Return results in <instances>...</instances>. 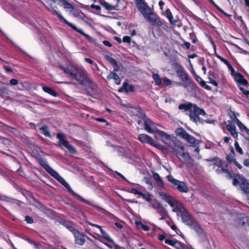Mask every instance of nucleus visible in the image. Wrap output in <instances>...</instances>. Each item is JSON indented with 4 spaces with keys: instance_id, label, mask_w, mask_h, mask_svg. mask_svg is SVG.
<instances>
[{
    "instance_id": "obj_53",
    "label": "nucleus",
    "mask_w": 249,
    "mask_h": 249,
    "mask_svg": "<svg viewBox=\"0 0 249 249\" xmlns=\"http://www.w3.org/2000/svg\"><path fill=\"white\" fill-rule=\"evenodd\" d=\"M25 221L28 223L31 224V223H33V219L31 217L27 216V215L25 216Z\"/></svg>"
},
{
    "instance_id": "obj_59",
    "label": "nucleus",
    "mask_w": 249,
    "mask_h": 249,
    "mask_svg": "<svg viewBox=\"0 0 249 249\" xmlns=\"http://www.w3.org/2000/svg\"><path fill=\"white\" fill-rule=\"evenodd\" d=\"M243 164L245 166L249 168V159H245L243 161Z\"/></svg>"
},
{
    "instance_id": "obj_14",
    "label": "nucleus",
    "mask_w": 249,
    "mask_h": 249,
    "mask_svg": "<svg viewBox=\"0 0 249 249\" xmlns=\"http://www.w3.org/2000/svg\"><path fill=\"white\" fill-rule=\"evenodd\" d=\"M144 18L149 22L154 23L156 25L160 26L162 23L160 18L158 17L152 11L147 14Z\"/></svg>"
},
{
    "instance_id": "obj_16",
    "label": "nucleus",
    "mask_w": 249,
    "mask_h": 249,
    "mask_svg": "<svg viewBox=\"0 0 249 249\" xmlns=\"http://www.w3.org/2000/svg\"><path fill=\"white\" fill-rule=\"evenodd\" d=\"M206 160L207 161H211L213 162L214 164V168H215L216 166L218 168L215 170L218 174H220L226 172V170L222 167L223 163L220 159L213 158L212 159H207Z\"/></svg>"
},
{
    "instance_id": "obj_42",
    "label": "nucleus",
    "mask_w": 249,
    "mask_h": 249,
    "mask_svg": "<svg viewBox=\"0 0 249 249\" xmlns=\"http://www.w3.org/2000/svg\"><path fill=\"white\" fill-rule=\"evenodd\" d=\"M184 244L181 243V242L176 241L175 244H174V247L176 248L177 249H182Z\"/></svg>"
},
{
    "instance_id": "obj_64",
    "label": "nucleus",
    "mask_w": 249,
    "mask_h": 249,
    "mask_svg": "<svg viewBox=\"0 0 249 249\" xmlns=\"http://www.w3.org/2000/svg\"><path fill=\"white\" fill-rule=\"evenodd\" d=\"M184 46L187 49H189L190 48V43L188 42H185L184 44Z\"/></svg>"
},
{
    "instance_id": "obj_26",
    "label": "nucleus",
    "mask_w": 249,
    "mask_h": 249,
    "mask_svg": "<svg viewBox=\"0 0 249 249\" xmlns=\"http://www.w3.org/2000/svg\"><path fill=\"white\" fill-rule=\"evenodd\" d=\"M141 196L148 203L150 207L152 206V204H155L158 200L153 198L152 195L150 194H141Z\"/></svg>"
},
{
    "instance_id": "obj_1",
    "label": "nucleus",
    "mask_w": 249,
    "mask_h": 249,
    "mask_svg": "<svg viewBox=\"0 0 249 249\" xmlns=\"http://www.w3.org/2000/svg\"><path fill=\"white\" fill-rule=\"evenodd\" d=\"M159 196L161 199L168 204L172 211L181 218L183 223L189 226L193 225L194 219L182 203L167 193L159 192Z\"/></svg>"
},
{
    "instance_id": "obj_27",
    "label": "nucleus",
    "mask_w": 249,
    "mask_h": 249,
    "mask_svg": "<svg viewBox=\"0 0 249 249\" xmlns=\"http://www.w3.org/2000/svg\"><path fill=\"white\" fill-rule=\"evenodd\" d=\"M117 71V69H115L114 70V71L111 72L109 74V75H108L107 76V79L108 80H109L111 79H113L115 80L116 84L119 85L121 83V79L119 78V77L118 76V75L114 72Z\"/></svg>"
},
{
    "instance_id": "obj_56",
    "label": "nucleus",
    "mask_w": 249,
    "mask_h": 249,
    "mask_svg": "<svg viewBox=\"0 0 249 249\" xmlns=\"http://www.w3.org/2000/svg\"><path fill=\"white\" fill-rule=\"evenodd\" d=\"M131 192L134 194L139 195L140 196H141V194H142V193L139 191L138 190L136 189H132Z\"/></svg>"
},
{
    "instance_id": "obj_30",
    "label": "nucleus",
    "mask_w": 249,
    "mask_h": 249,
    "mask_svg": "<svg viewBox=\"0 0 249 249\" xmlns=\"http://www.w3.org/2000/svg\"><path fill=\"white\" fill-rule=\"evenodd\" d=\"M235 118V122L237 125L238 126V127L240 128V130L242 132H248L249 130L247 128V127L242 124L240 120L236 117V116H234Z\"/></svg>"
},
{
    "instance_id": "obj_39",
    "label": "nucleus",
    "mask_w": 249,
    "mask_h": 249,
    "mask_svg": "<svg viewBox=\"0 0 249 249\" xmlns=\"http://www.w3.org/2000/svg\"><path fill=\"white\" fill-rule=\"evenodd\" d=\"M152 11L151 10L150 7L147 6L145 8L141 10L140 12L142 14L144 17H145L147 14H148L150 12Z\"/></svg>"
},
{
    "instance_id": "obj_41",
    "label": "nucleus",
    "mask_w": 249,
    "mask_h": 249,
    "mask_svg": "<svg viewBox=\"0 0 249 249\" xmlns=\"http://www.w3.org/2000/svg\"><path fill=\"white\" fill-rule=\"evenodd\" d=\"M234 146H235V149L236 151L238 153H239V154H240V155H243V150H242V148L240 147L239 144L237 141H235V143H234Z\"/></svg>"
},
{
    "instance_id": "obj_34",
    "label": "nucleus",
    "mask_w": 249,
    "mask_h": 249,
    "mask_svg": "<svg viewBox=\"0 0 249 249\" xmlns=\"http://www.w3.org/2000/svg\"><path fill=\"white\" fill-rule=\"evenodd\" d=\"M101 232L103 237L108 241L114 243L113 240L109 236V235L103 229H101Z\"/></svg>"
},
{
    "instance_id": "obj_54",
    "label": "nucleus",
    "mask_w": 249,
    "mask_h": 249,
    "mask_svg": "<svg viewBox=\"0 0 249 249\" xmlns=\"http://www.w3.org/2000/svg\"><path fill=\"white\" fill-rule=\"evenodd\" d=\"M141 228L144 231H148L150 229V228L148 226L142 224H141Z\"/></svg>"
},
{
    "instance_id": "obj_36",
    "label": "nucleus",
    "mask_w": 249,
    "mask_h": 249,
    "mask_svg": "<svg viewBox=\"0 0 249 249\" xmlns=\"http://www.w3.org/2000/svg\"><path fill=\"white\" fill-rule=\"evenodd\" d=\"M25 240L26 241H27L29 244L32 245L36 249H40L41 246L40 244H38L37 243H36L34 241H32L31 239H28V238H26V239H25Z\"/></svg>"
},
{
    "instance_id": "obj_13",
    "label": "nucleus",
    "mask_w": 249,
    "mask_h": 249,
    "mask_svg": "<svg viewBox=\"0 0 249 249\" xmlns=\"http://www.w3.org/2000/svg\"><path fill=\"white\" fill-rule=\"evenodd\" d=\"M143 121L145 126V130L149 133H158V131L160 130L155 126L153 123L149 119L147 118L144 115L143 116Z\"/></svg>"
},
{
    "instance_id": "obj_48",
    "label": "nucleus",
    "mask_w": 249,
    "mask_h": 249,
    "mask_svg": "<svg viewBox=\"0 0 249 249\" xmlns=\"http://www.w3.org/2000/svg\"><path fill=\"white\" fill-rule=\"evenodd\" d=\"M208 79L209 83L213 84L215 87H217L218 86V83L214 80H213L211 76L209 77Z\"/></svg>"
},
{
    "instance_id": "obj_11",
    "label": "nucleus",
    "mask_w": 249,
    "mask_h": 249,
    "mask_svg": "<svg viewBox=\"0 0 249 249\" xmlns=\"http://www.w3.org/2000/svg\"><path fill=\"white\" fill-rule=\"evenodd\" d=\"M177 135L181 137L191 144H195L196 139L193 136L188 134L183 128H178L176 130Z\"/></svg>"
},
{
    "instance_id": "obj_61",
    "label": "nucleus",
    "mask_w": 249,
    "mask_h": 249,
    "mask_svg": "<svg viewBox=\"0 0 249 249\" xmlns=\"http://www.w3.org/2000/svg\"><path fill=\"white\" fill-rule=\"evenodd\" d=\"M91 7L97 10H100L101 9V7L99 5H97L92 4L91 5Z\"/></svg>"
},
{
    "instance_id": "obj_19",
    "label": "nucleus",
    "mask_w": 249,
    "mask_h": 249,
    "mask_svg": "<svg viewBox=\"0 0 249 249\" xmlns=\"http://www.w3.org/2000/svg\"><path fill=\"white\" fill-rule=\"evenodd\" d=\"M153 178L156 182L157 186L161 189L165 188L164 183L159 174L157 173H153Z\"/></svg>"
},
{
    "instance_id": "obj_15",
    "label": "nucleus",
    "mask_w": 249,
    "mask_h": 249,
    "mask_svg": "<svg viewBox=\"0 0 249 249\" xmlns=\"http://www.w3.org/2000/svg\"><path fill=\"white\" fill-rule=\"evenodd\" d=\"M68 228L74 234L76 243L79 245H84L85 240L83 235L71 226L68 227Z\"/></svg>"
},
{
    "instance_id": "obj_45",
    "label": "nucleus",
    "mask_w": 249,
    "mask_h": 249,
    "mask_svg": "<svg viewBox=\"0 0 249 249\" xmlns=\"http://www.w3.org/2000/svg\"><path fill=\"white\" fill-rule=\"evenodd\" d=\"M216 57L222 62H223L225 64H226L227 66H229L230 64L229 62L225 59H224L222 56L216 55Z\"/></svg>"
},
{
    "instance_id": "obj_55",
    "label": "nucleus",
    "mask_w": 249,
    "mask_h": 249,
    "mask_svg": "<svg viewBox=\"0 0 249 249\" xmlns=\"http://www.w3.org/2000/svg\"><path fill=\"white\" fill-rule=\"evenodd\" d=\"M123 41L124 42L130 43L131 41V38L128 36H124L123 38Z\"/></svg>"
},
{
    "instance_id": "obj_17",
    "label": "nucleus",
    "mask_w": 249,
    "mask_h": 249,
    "mask_svg": "<svg viewBox=\"0 0 249 249\" xmlns=\"http://www.w3.org/2000/svg\"><path fill=\"white\" fill-rule=\"evenodd\" d=\"M138 140L142 143H145L157 147H159V146L155 144L153 139L145 134H141L138 136Z\"/></svg>"
},
{
    "instance_id": "obj_24",
    "label": "nucleus",
    "mask_w": 249,
    "mask_h": 249,
    "mask_svg": "<svg viewBox=\"0 0 249 249\" xmlns=\"http://www.w3.org/2000/svg\"><path fill=\"white\" fill-rule=\"evenodd\" d=\"M58 144L60 146H63L66 147L68 150L72 154L76 153V150L74 147L70 144L68 141L64 140L63 141L58 142Z\"/></svg>"
},
{
    "instance_id": "obj_50",
    "label": "nucleus",
    "mask_w": 249,
    "mask_h": 249,
    "mask_svg": "<svg viewBox=\"0 0 249 249\" xmlns=\"http://www.w3.org/2000/svg\"><path fill=\"white\" fill-rule=\"evenodd\" d=\"M144 181L148 185H149L150 188L152 189L153 188V184L150 179L145 178H144Z\"/></svg>"
},
{
    "instance_id": "obj_22",
    "label": "nucleus",
    "mask_w": 249,
    "mask_h": 249,
    "mask_svg": "<svg viewBox=\"0 0 249 249\" xmlns=\"http://www.w3.org/2000/svg\"><path fill=\"white\" fill-rule=\"evenodd\" d=\"M58 144L60 146H63L66 147L68 150L72 154L76 153V150L74 147L70 144L68 141L64 140L63 141L58 142Z\"/></svg>"
},
{
    "instance_id": "obj_57",
    "label": "nucleus",
    "mask_w": 249,
    "mask_h": 249,
    "mask_svg": "<svg viewBox=\"0 0 249 249\" xmlns=\"http://www.w3.org/2000/svg\"><path fill=\"white\" fill-rule=\"evenodd\" d=\"M233 163L239 169H241L242 168V166L236 161V159L234 160Z\"/></svg>"
},
{
    "instance_id": "obj_52",
    "label": "nucleus",
    "mask_w": 249,
    "mask_h": 249,
    "mask_svg": "<svg viewBox=\"0 0 249 249\" xmlns=\"http://www.w3.org/2000/svg\"><path fill=\"white\" fill-rule=\"evenodd\" d=\"M6 91V89L5 87L0 86V96H2Z\"/></svg>"
},
{
    "instance_id": "obj_20",
    "label": "nucleus",
    "mask_w": 249,
    "mask_h": 249,
    "mask_svg": "<svg viewBox=\"0 0 249 249\" xmlns=\"http://www.w3.org/2000/svg\"><path fill=\"white\" fill-rule=\"evenodd\" d=\"M227 128L234 138H236L238 137V132L236 131V127L232 122L228 121Z\"/></svg>"
},
{
    "instance_id": "obj_40",
    "label": "nucleus",
    "mask_w": 249,
    "mask_h": 249,
    "mask_svg": "<svg viewBox=\"0 0 249 249\" xmlns=\"http://www.w3.org/2000/svg\"><path fill=\"white\" fill-rule=\"evenodd\" d=\"M227 161H228L230 163H233L234 160H235L234 158V153H231L229 154L226 158Z\"/></svg>"
},
{
    "instance_id": "obj_3",
    "label": "nucleus",
    "mask_w": 249,
    "mask_h": 249,
    "mask_svg": "<svg viewBox=\"0 0 249 249\" xmlns=\"http://www.w3.org/2000/svg\"><path fill=\"white\" fill-rule=\"evenodd\" d=\"M178 108L180 110H184L185 112H186V114L189 116L190 120L196 123H202L203 120L199 118V115L205 116L207 115L203 109L191 102L181 104L178 106Z\"/></svg>"
},
{
    "instance_id": "obj_12",
    "label": "nucleus",
    "mask_w": 249,
    "mask_h": 249,
    "mask_svg": "<svg viewBox=\"0 0 249 249\" xmlns=\"http://www.w3.org/2000/svg\"><path fill=\"white\" fill-rule=\"evenodd\" d=\"M151 207L156 210V213L160 216V220H163L165 219L167 211L159 201H157L155 202V204H152Z\"/></svg>"
},
{
    "instance_id": "obj_37",
    "label": "nucleus",
    "mask_w": 249,
    "mask_h": 249,
    "mask_svg": "<svg viewBox=\"0 0 249 249\" xmlns=\"http://www.w3.org/2000/svg\"><path fill=\"white\" fill-rule=\"evenodd\" d=\"M192 228H193L199 234H201L203 233L202 229L200 227V226L195 222H194V224L193 226H190Z\"/></svg>"
},
{
    "instance_id": "obj_25",
    "label": "nucleus",
    "mask_w": 249,
    "mask_h": 249,
    "mask_svg": "<svg viewBox=\"0 0 249 249\" xmlns=\"http://www.w3.org/2000/svg\"><path fill=\"white\" fill-rule=\"evenodd\" d=\"M58 144L60 146H63L66 147L68 150L72 154L76 153V150L74 147L70 144L68 141L64 140L63 141L58 142Z\"/></svg>"
},
{
    "instance_id": "obj_18",
    "label": "nucleus",
    "mask_w": 249,
    "mask_h": 249,
    "mask_svg": "<svg viewBox=\"0 0 249 249\" xmlns=\"http://www.w3.org/2000/svg\"><path fill=\"white\" fill-rule=\"evenodd\" d=\"M233 76L239 86H246L248 85V81L245 79L244 76L241 73L236 72L234 73Z\"/></svg>"
},
{
    "instance_id": "obj_28",
    "label": "nucleus",
    "mask_w": 249,
    "mask_h": 249,
    "mask_svg": "<svg viewBox=\"0 0 249 249\" xmlns=\"http://www.w3.org/2000/svg\"><path fill=\"white\" fill-rule=\"evenodd\" d=\"M123 90L126 92H132L134 90V87L131 85H129L127 83H124L122 88L119 89V91H122Z\"/></svg>"
},
{
    "instance_id": "obj_60",
    "label": "nucleus",
    "mask_w": 249,
    "mask_h": 249,
    "mask_svg": "<svg viewBox=\"0 0 249 249\" xmlns=\"http://www.w3.org/2000/svg\"><path fill=\"white\" fill-rule=\"evenodd\" d=\"M235 46L238 49V50L240 51V52L241 53H244V54H248L249 53L248 52L243 50L242 48H241L240 47H239L237 45H235Z\"/></svg>"
},
{
    "instance_id": "obj_46",
    "label": "nucleus",
    "mask_w": 249,
    "mask_h": 249,
    "mask_svg": "<svg viewBox=\"0 0 249 249\" xmlns=\"http://www.w3.org/2000/svg\"><path fill=\"white\" fill-rule=\"evenodd\" d=\"M57 138L59 139L58 142L64 140L65 134L62 133H58L57 134Z\"/></svg>"
},
{
    "instance_id": "obj_62",
    "label": "nucleus",
    "mask_w": 249,
    "mask_h": 249,
    "mask_svg": "<svg viewBox=\"0 0 249 249\" xmlns=\"http://www.w3.org/2000/svg\"><path fill=\"white\" fill-rule=\"evenodd\" d=\"M103 44L107 46H108V47H111L112 46V44L111 43L108 41H107V40H105L103 41Z\"/></svg>"
},
{
    "instance_id": "obj_35",
    "label": "nucleus",
    "mask_w": 249,
    "mask_h": 249,
    "mask_svg": "<svg viewBox=\"0 0 249 249\" xmlns=\"http://www.w3.org/2000/svg\"><path fill=\"white\" fill-rule=\"evenodd\" d=\"M40 132L42 134L44 135L45 136H47L48 137H51V135L48 130V129L47 126H44L40 128Z\"/></svg>"
},
{
    "instance_id": "obj_2",
    "label": "nucleus",
    "mask_w": 249,
    "mask_h": 249,
    "mask_svg": "<svg viewBox=\"0 0 249 249\" xmlns=\"http://www.w3.org/2000/svg\"><path fill=\"white\" fill-rule=\"evenodd\" d=\"M63 71L68 76L75 79L80 84L84 85L90 83L87 71L82 66H69L67 68H64Z\"/></svg>"
},
{
    "instance_id": "obj_21",
    "label": "nucleus",
    "mask_w": 249,
    "mask_h": 249,
    "mask_svg": "<svg viewBox=\"0 0 249 249\" xmlns=\"http://www.w3.org/2000/svg\"><path fill=\"white\" fill-rule=\"evenodd\" d=\"M59 4L62 6L66 11H72L73 10V6L69 0H58Z\"/></svg>"
},
{
    "instance_id": "obj_58",
    "label": "nucleus",
    "mask_w": 249,
    "mask_h": 249,
    "mask_svg": "<svg viewBox=\"0 0 249 249\" xmlns=\"http://www.w3.org/2000/svg\"><path fill=\"white\" fill-rule=\"evenodd\" d=\"M10 84L12 85H16L18 84V81L17 79H12L10 81Z\"/></svg>"
},
{
    "instance_id": "obj_33",
    "label": "nucleus",
    "mask_w": 249,
    "mask_h": 249,
    "mask_svg": "<svg viewBox=\"0 0 249 249\" xmlns=\"http://www.w3.org/2000/svg\"><path fill=\"white\" fill-rule=\"evenodd\" d=\"M153 78L158 86H160L162 84V79L158 74L154 73L153 74Z\"/></svg>"
},
{
    "instance_id": "obj_4",
    "label": "nucleus",
    "mask_w": 249,
    "mask_h": 249,
    "mask_svg": "<svg viewBox=\"0 0 249 249\" xmlns=\"http://www.w3.org/2000/svg\"><path fill=\"white\" fill-rule=\"evenodd\" d=\"M45 168L50 175H51L53 177H54L59 182H60L63 186H64L70 193L72 194L73 196H76L81 201L83 202L86 204H88L95 207L98 210L100 211H102L103 210L102 208L96 206L95 205L92 204L88 200L84 199L82 197L75 193L72 190L69 184L65 181V180L61 176H60L58 173H57L55 171L53 170L50 166L47 165L46 167H45Z\"/></svg>"
},
{
    "instance_id": "obj_32",
    "label": "nucleus",
    "mask_w": 249,
    "mask_h": 249,
    "mask_svg": "<svg viewBox=\"0 0 249 249\" xmlns=\"http://www.w3.org/2000/svg\"><path fill=\"white\" fill-rule=\"evenodd\" d=\"M42 89L44 91L54 97H56L57 96V93L49 87L44 86L43 87Z\"/></svg>"
},
{
    "instance_id": "obj_44",
    "label": "nucleus",
    "mask_w": 249,
    "mask_h": 249,
    "mask_svg": "<svg viewBox=\"0 0 249 249\" xmlns=\"http://www.w3.org/2000/svg\"><path fill=\"white\" fill-rule=\"evenodd\" d=\"M176 240L175 239H165V243L168 245H171L173 247L174 246V244L176 242Z\"/></svg>"
},
{
    "instance_id": "obj_23",
    "label": "nucleus",
    "mask_w": 249,
    "mask_h": 249,
    "mask_svg": "<svg viewBox=\"0 0 249 249\" xmlns=\"http://www.w3.org/2000/svg\"><path fill=\"white\" fill-rule=\"evenodd\" d=\"M58 144L60 146H63L66 147L68 150L72 154L76 153V150L74 147L70 144L68 141L64 140L63 141L58 142Z\"/></svg>"
},
{
    "instance_id": "obj_47",
    "label": "nucleus",
    "mask_w": 249,
    "mask_h": 249,
    "mask_svg": "<svg viewBox=\"0 0 249 249\" xmlns=\"http://www.w3.org/2000/svg\"><path fill=\"white\" fill-rule=\"evenodd\" d=\"M240 90L246 96L249 95V90L246 89L244 87L241 86H239Z\"/></svg>"
},
{
    "instance_id": "obj_29",
    "label": "nucleus",
    "mask_w": 249,
    "mask_h": 249,
    "mask_svg": "<svg viewBox=\"0 0 249 249\" xmlns=\"http://www.w3.org/2000/svg\"><path fill=\"white\" fill-rule=\"evenodd\" d=\"M164 16L168 19L171 24L175 25L177 22L176 20L173 19V16L169 9H167L164 13Z\"/></svg>"
},
{
    "instance_id": "obj_63",
    "label": "nucleus",
    "mask_w": 249,
    "mask_h": 249,
    "mask_svg": "<svg viewBox=\"0 0 249 249\" xmlns=\"http://www.w3.org/2000/svg\"><path fill=\"white\" fill-rule=\"evenodd\" d=\"M165 3L162 0H160L159 2V5L160 7V9L161 10L163 9V6L164 5Z\"/></svg>"
},
{
    "instance_id": "obj_9",
    "label": "nucleus",
    "mask_w": 249,
    "mask_h": 249,
    "mask_svg": "<svg viewBox=\"0 0 249 249\" xmlns=\"http://www.w3.org/2000/svg\"><path fill=\"white\" fill-rule=\"evenodd\" d=\"M166 178L174 186L175 188L179 192L181 193H187L188 192V188L184 182L174 178L171 175L166 176Z\"/></svg>"
},
{
    "instance_id": "obj_49",
    "label": "nucleus",
    "mask_w": 249,
    "mask_h": 249,
    "mask_svg": "<svg viewBox=\"0 0 249 249\" xmlns=\"http://www.w3.org/2000/svg\"><path fill=\"white\" fill-rule=\"evenodd\" d=\"M108 60L110 62V63L112 65H114V66L117 65V63L116 61L114 58H113L112 57H108Z\"/></svg>"
},
{
    "instance_id": "obj_38",
    "label": "nucleus",
    "mask_w": 249,
    "mask_h": 249,
    "mask_svg": "<svg viewBox=\"0 0 249 249\" xmlns=\"http://www.w3.org/2000/svg\"><path fill=\"white\" fill-rule=\"evenodd\" d=\"M104 6L108 10H113L116 9V6L111 5L107 2H105L103 4Z\"/></svg>"
},
{
    "instance_id": "obj_31",
    "label": "nucleus",
    "mask_w": 249,
    "mask_h": 249,
    "mask_svg": "<svg viewBox=\"0 0 249 249\" xmlns=\"http://www.w3.org/2000/svg\"><path fill=\"white\" fill-rule=\"evenodd\" d=\"M136 5L140 11L145 8L148 5L143 0H135Z\"/></svg>"
},
{
    "instance_id": "obj_8",
    "label": "nucleus",
    "mask_w": 249,
    "mask_h": 249,
    "mask_svg": "<svg viewBox=\"0 0 249 249\" xmlns=\"http://www.w3.org/2000/svg\"><path fill=\"white\" fill-rule=\"evenodd\" d=\"M181 147V148L179 149L178 146L177 148H174L173 153L175 154L177 157L180 160H183L184 162L188 164H193V160L191 159L188 153L184 152V146L181 143L179 144V147Z\"/></svg>"
},
{
    "instance_id": "obj_10",
    "label": "nucleus",
    "mask_w": 249,
    "mask_h": 249,
    "mask_svg": "<svg viewBox=\"0 0 249 249\" xmlns=\"http://www.w3.org/2000/svg\"><path fill=\"white\" fill-rule=\"evenodd\" d=\"M176 72L178 76L183 82V83H179V85L180 86H183L185 88H187L188 87V84L186 81L189 80V76L185 71L184 68L181 65H178Z\"/></svg>"
},
{
    "instance_id": "obj_43",
    "label": "nucleus",
    "mask_w": 249,
    "mask_h": 249,
    "mask_svg": "<svg viewBox=\"0 0 249 249\" xmlns=\"http://www.w3.org/2000/svg\"><path fill=\"white\" fill-rule=\"evenodd\" d=\"M163 82L166 86H170L172 84V81L167 77L163 78Z\"/></svg>"
},
{
    "instance_id": "obj_5",
    "label": "nucleus",
    "mask_w": 249,
    "mask_h": 249,
    "mask_svg": "<svg viewBox=\"0 0 249 249\" xmlns=\"http://www.w3.org/2000/svg\"><path fill=\"white\" fill-rule=\"evenodd\" d=\"M157 134L161 137V141L166 144V148L170 152L172 153L174 148H177L178 146L179 149L181 148V147H179V144L181 142L174 136L170 135L161 130H158Z\"/></svg>"
},
{
    "instance_id": "obj_7",
    "label": "nucleus",
    "mask_w": 249,
    "mask_h": 249,
    "mask_svg": "<svg viewBox=\"0 0 249 249\" xmlns=\"http://www.w3.org/2000/svg\"><path fill=\"white\" fill-rule=\"evenodd\" d=\"M233 184L239 185L241 190L246 194L248 203L249 204V184L246 179L240 176L236 177L233 180Z\"/></svg>"
},
{
    "instance_id": "obj_51",
    "label": "nucleus",
    "mask_w": 249,
    "mask_h": 249,
    "mask_svg": "<svg viewBox=\"0 0 249 249\" xmlns=\"http://www.w3.org/2000/svg\"><path fill=\"white\" fill-rule=\"evenodd\" d=\"M229 70L230 71L231 74L233 76L234 73H236L234 69L232 67V66L230 64L229 66H227Z\"/></svg>"
},
{
    "instance_id": "obj_6",
    "label": "nucleus",
    "mask_w": 249,
    "mask_h": 249,
    "mask_svg": "<svg viewBox=\"0 0 249 249\" xmlns=\"http://www.w3.org/2000/svg\"><path fill=\"white\" fill-rule=\"evenodd\" d=\"M48 10L52 13L53 14H55L56 15L58 18L61 19L62 21H63L65 23L67 24L69 26L72 28L73 30L77 32L78 33H80V34L82 35L83 36H84L86 39L89 40L90 42H92L93 41V38L89 36L88 35L85 34L83 30L80 28H77L74 24L69 22L67 20H66L63 16L59 12H58L56 10L54 9L53 8H48Z\"/></svg>"
}]
</instances>
